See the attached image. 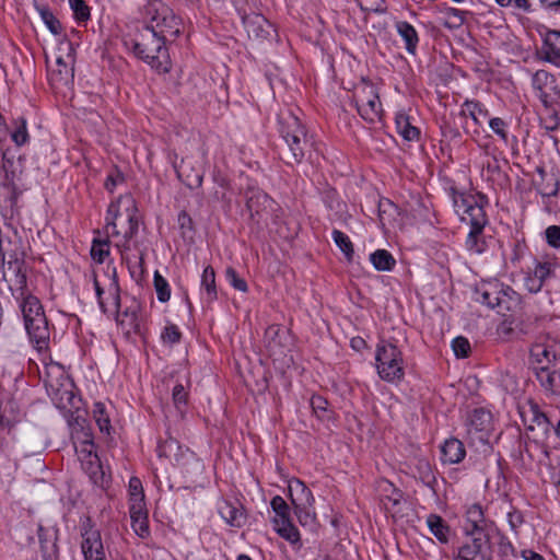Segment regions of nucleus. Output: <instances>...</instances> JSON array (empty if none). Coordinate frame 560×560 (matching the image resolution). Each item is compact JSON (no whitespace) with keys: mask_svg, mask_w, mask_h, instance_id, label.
Returning a JSON list of instances; mask_svg holds the SVG:
<instances>
[{"mask_svg":"<svg viewBox=\"0 0 560 560\" xmlns=\"http://www.w3.org/2000/svg\"><path fill=\"white\" fill-rule=\"evenodd\" d=\"M547 243L555 247H560V226L559 225H550L545 231Z\"/></svg>","mask_w":560,"mask_h":560,"instance_id":"e2e57ef3","label":"nucleus"},{"mask_svg":"<svg viewBox=\"0 0 560 560\" xmlns=\"http://www.w3.org/2000/svg\"><path fill=\"white\" fill-rule=\"evenodd\" d=\"M332 238L336 245L340 248V250L345 254L348 261L353 259L354 249L353 244L350 241L349 236L339 230L332 231Z\"/></svg>","mask_w":560,"mask_h":560,"instance_id":"c03bdc74","label":"nucleus"},{"mask_svg":"<svg viewBox=\"0 0 560 560\" xmlns=\"http://www.w3.org/2000/svg\"><path fill=\"white\" fill-rule=\"evenodd\" d=\"M453 205L460 221L469 226L488 224V217L483 209V197L454 192Z\"/></svg>","mask_w":560,"mask_h":560,"instance_id":"39448f33","label":"nucleus"},{"mask_svg":"<svg viewBox=\"0 0 560 560\" xmlns=\"http://www.w3.org/2000/svg\"><path fill=\"white\" fill-rule=\"evenodd\" d=\"M92 412L100 431L109 434L110 419L105 405L101 401L95 402Z\"/></svg>","mask_w":560,"mask_h":560,"instance_id":"37998d69","label":"nucleus"},{"mask_svg":"<svg viewBox=\"0 0 560 560\" xmlns=\"http://www.w3.org/2000/svg\"><path fill=\"white\" fill-rule=\"evenodd\" d=\"M109 255V242L107 240H94L91 247V256L94 261L102 264Z\"/></svg>","mask_w":560,"mask_h":560,"instance_id":"09e8293b","label":"nucleus"},{"mask_svg":"<svg viewBox=\"0 0 560 560\" xmlns=\"http://www.w3.org/2000/svg\"><path fill=\"white\" fill-rule=\"evenodd\" d=\"M557 264L551 260L546 261H538L535 265V268L533 270V275L540 279L542 282H545L548 278L555 276V269Z\"/></svg>","mask_w":560,"mask_h":560,"instance_id":"de8ad7c7","label":"nucleus"},{"mask_svg":"<svg viewBox=\"0 0 560 560\" xmlns=\"http://www.w3.org/2000/svg\"><path fill=\"white\" fill-rule=\"evenodd\" d=\"M201 291L207 303H212L218 298L215 272L211 266H207L203 269L201 276Z\"/></svg>","mask_w":560,"mask_h":560,"instance_id":"f704fd0d","label":"nucleus"},{"mask_svg":"<svg viewBox=\"0 0 560 560\" xmlns=\"http://www.w3.org/2000/svg\"><path fill=\"white\" fill-rule=\"evenodd\" d=\"M441 459L444 464H458L466 456V450L462 441L451 438L441 446Z\"/></svg>","mask_w":560,"mask_h":560,"instance_id":"bb28decb","label":"nucleus"},{"mask_svg":"<svg viewBox=\"0 0 560 560\" xmlns=\"http://www.w3.org/2000/svg\"><path fill=\"white\" fill-rule=\"evenodd\" d=\"M545 282L536 278L533 273H528L524 279L525 288L530 293H537L541 290Z\"/></svg>","mask_w":560,"mask_h":560,"instance_id":"69168bd1","label":"nucleus"},{"mask_svg":"<svg viewBox=\"0 0 560 560\" xmlns=\"http://www.w3.org/2000/svg\"><path fill=\"white\" fill-rule=\"evenodd\" d=\"M188 393L182 384L174 386L172 392L173 402L178 411L183 412V407L186 406Z\"/></svg>","mask_w":560,"mask_h":560,"instance_id":"bf43d9fd","label":"nucleus"},{"mask_svg":"<svg viewBox=\"0 0 560 560\" xmlns=\"http://www.w3.org/2000/svg\"><path fill=\"white\" fill-rule=\"evenodd\" d=\"M245 27L248 36H253L257 39L270 38L275 28L272 24L261 15H255L245 20Z\"/></svg>","mask_w":560,"mask_h":560,"instance_id":"cd10ccee","label":"nucleus"},{"mask_svg":"<svg viewBox=\"0 0 560 560\" xmlns=\"http://www.w3.org/2000/svg\"><path fill=\"white\" fill-rule=\"evenodd\" d=\"M161 338L165 343L175 345L180 341L182 332L176 325L168 324L164 327Z\"/></svg>","mask_w":560,"mask_h":560,"instance_id":"4d7b16f0","label":"nucleus"},{"mask_svg":"<svg viewBox=\"0 0 560 560\" xmlns=\"http://www.w3.org/2000/svg\"><path fill=\"white\" fill-rule=\"evenodd\" d=\"M177 222L182 230L183 235H185L187 232L194 231L192 219L186 211H180L178 213Z\"/></svg>","mask_w":560,"mask_h":560,"instance_id":"0e129e2a","label":"nucleus"},{"mask_svg":"<svg viewBox=\"0 0 560 560\" xmlns=\"http://www.w3.org/2000/svg\"><path fill=\"white\" fill-rule=\"evenodd\" d=\"M270 505L275 512V517L272 520L275 530L290 542L298 541L299 532L291 523L290 508L283 498L280 495L273 497Z\"/></svg>","mask_w":560,"mask_h":560,"instance_id":"ddd939ff","label":"nucleus"},{"mask_svg":"<svg viewBox=\"0 0 560 560\" xmlns=\"http://www.w3.org/2000/svg\"><path fill=\"white\" fill-rule=\"evenodd\" d=\"M452 348L457 358H466L470 352V343L465 337H456L452 341Z\"/></svg>","mask_w":560,"mask_h":560,"instance_id":"13d9d810","label":"nucleus"},{"mask_svg":"<svg viewBox=\"0 0 560 560\" xmlns=\"http://www.w3.org/2000/svg\"><path fill=\"white\" fill-rule=\"evenodd\" d=\"M110 287L113 289L114 303H115V306L117 307V317L128 316V315H130L131 312L133 315L140 314L141 306H140V303L136 299H132L131 304L126 306L124 310H121L120 308L119 287H118L116 279L113 280Z\"/></svg>","mask_w":560,"mask_h":560,"instance_id":"a19ab883","label":"nucleus"},{"mask_svg":"<svg viewBox=\"0 0 560 560\" xmlns=\"http://www.w3.org/2000/svg\"><path fill=\"white\" fill-rule=\"evenodd\" d=\"M396 130L407 141H417L420 137V131L417 127L411 125L409 116L399 112L395 117Z\"/></svg>","mask_w":560,"mask_h":560,"instance_id":"473e14b6","label":"nucleus"},{"mask_svg":"<svg viewBox=\"0 0 560 560\" xmlns=\"http://www.w3.org/2000/svg\"><path fill=\"white\" fill-rule=\"evenodd\" d=\"M288 489L299 523L313 532L315 526V513H311L310 511L313 503L312 490L300 479L291 480Z\"/></svg>","mask_w":560,"mask_h":560,"instance_id":"423d86ee","label":"nucleus"},{"mask_svg":"<svg viewBox=\"0 0 560 560\" xmlns=\"http://www.w3.org/2000/svg\"><path fill=\"white\" fill-rule=\"evenodd\" d=\"M245 198L246 208L252 217L259 214L260 211L266 208V203L270 201L267 194L259 189H248L245 194Z\"/></svg>","mask_w":560,"mask_h":560,"instance_id":"e433bc0d","label":"nucleus"},{"mask_svg":"<svg viewBox=\"0 0 560 560\" xmlns=\"http://www.w3.org/2000/svg\"><path fill=\"white\" fill-rule=\"evenodd\" d=\"M218 511L221 517L231 526L242 527L245 523V513L238 502L222 501Z\"/></svg>","mask_w":560,"mask_h":560,"instance_id":"393cba45","label":"nucleus"},{"mask_svg":"<svg viewBox=\"0 0 560 560\" xmlns=\"http://www.w3.org/2000/svg\"><path fill=\"white\" fill-rule=\"evenodd\" d=\"M129 513L131 518V527L135 533L141 538L149 537L150 527L148 522V512L144 508V503L130 504Z\"/></svg>","mask_w":560,"mask_h":560,"instance_id":"b1692460","label":"nucleus"},{"mask_svg":"<svg viewBox=\"0 0 560 560\" xmlns=\"http://www.w3.org/2000/svg\"><path fill=\"white\" fill-rule=\"evenodd\" d=\"M537 173L540 177L539 180L535 182L537 191L542 197L557 196L559 191L560 182L553 173H547L544 168L538 167Z\"/></svg>","mask_w":560,"mask_h":560,"instance_id":"c85d7f7f","label":"nucleus"},{"mask_svg":"<svg viewBox=\"0 0 560 560\" xmlns=\"http://www.w3.org/2000/svg\"><path fill=\"white\" fill-rule=\"evenodd\" d=\"M165 13H170V8L161 0H150L144 5V15L150 24H155Z\"/></svg>","mask_w":560,"mask_h":560,"instance_id":"79ce46f5","label":"nucleus"},{"mask_svg":"<svg viewBox=\"0 0 560 560\" xmlns=\"http://www.w3.org/2000/svg\"><path fill=\"white\" fill-rule=\"evenodd\" d=\"M12 140L16 145H23L28 140V133L26 129V122L23 121L21 126H19L14 132L12 133Z\"/></svg>","mask_w":560,"mask_h":560,"instance_id":"338daca9","label":"nucleus"},{"mask_svg":"<svg viewBox=\"0 0 560 560\" xmlns=\"http://www.w3.org/2000/svg\"><path fill=\"white\" fill-rule=\"evenodd\" d=\"M292 345L289 330L280 325H270L265 330L264 346L275 360L284 357Z\"/></svg>","mask_w":560,"mask_h":560,"instance_id":"2eb2a0df","label":"nucleus"},{"mask_svg":"<svg viewBox=\"0 0 560 560\" xmlns=\"http://www.w3.org/2000/svg\"><path fill=\"white\" fill-rule=\"evenodd\" d=\"M508 522L512 532L517 534L518 528L524 524V515L521 511L512 509L508 513Z\"/></svg>","mask_w":560,"mask_h":560,"instance_id":"680f3d73","label":"nucleus"},{"mask_svg":"<svg viewBox=\"0 0 560 560\" xmlns=\"http://www.w3.org/2000/svg\"><path fill=\"white\" fill-rule=\"evenodd\" d=\"M445 14L447 18L454 19L453 22H445L444 25L448 28L459 27L465 22V12L455 8H446Z\"/></svg>","mask_w":560,"mask_h":560,"instance_id":"052dcab7","label":"nucleus"},{"mask_svg":"<svg viewBox=\"0 0 560 560\" xmlns=\"http://www.w3.org/2000/svg\"><path fill=\"white\" fill-rule=\"evenodd\" d=\"M490 129L504 142L508 143V124L500 117H494L489 120Z\"/></svg>","mask_w":560,"mask_h":560,"instance_id":"6e6d98bb","label":"nucleus"},{"mask_svg":"<svg viewBox=\"0 0 560 560\" xmlns=\"http://www.w3.org/2000/svg\"><path fill=\"white\" fill-rule=\"evenodd\" d=\"M491 413L483 409H475L468 417L466 427L470 436L477 435L479 440H483V435L490 430Z\"/></svg>","mask_w":560,"mask_h":560,"instance_id":"4be33fe9","label":"nucleus"},{"mask_svg":"<svg viewBox=\"0 0 560 560\" xmlns=\"http://www.w3.org/2000/svg\"><path fill=\"white\" fill-rule=\"evenodd\" d=\"M500 382L502 387L509 393H513L517 389V381L510 373L502 374Z\"/></svg>","mask_w":560,"mask_h":560,"instance_id":"774afa93","label":"nucleus"},{"mask_svg":"<svg viewBox=\"0 0 560 560\" xmlns=\"http://www.w3.org/2000/svg\"><path fill=\"white\" fill-rule=\"evenodd\" d=\"M131 207L126 209V226L122 230L117 229V220L121 214L119 213L118 203H110L106 213V233L108 236L122 235L125 240L124 247L128 248L127 243L138 233L139 219L137 217L136 208L132 205V200L128 198Z\"/></svg>","mask_w":560,"mask_h":560,"instance_id":"6e6552de","label":"nucleus"},{"mask_svg":"<svg viewBox=\"0 0 560 560\" xmlns=\"http://www.w3.org/2000/svg\"><path fill=\"white\" fill-rule=\"evenodd\" d=\"M397 33L400 35V37L404 39L406 44V50L410 54H415L419 37L416 28L406 21H398L395 24Z\"/></svg>","mask_w":560,"mask_h":560,"instance_id":"72a5a7b5","label":"nucleus"},{"mask_svg":"<svg viewBox=\"0 0 560 560\" xmlns=\"http://www.w3.org/2000/svg\"><path fill=\"white\" fill-rule=\"evenodd\" d=\"M511 294L515 292L510 287L504 288L497 281L487 282L476 289V301L503 313L511 308Z\"/></svg>","mask_w":560,"mask_h":560,"instance_id":"9d476101","label":"nucleus"},{"mask_svg":"<svg viewBox=\"0 0 560 560\" xmlns=\"http://www.w3.org/2000/svg\"><path fill=\"white\" fill-rule=\"evenodd\" d=\"M278 126L280 136L289 150V153L295 162H300L303 158V149L301 147V135L299 119L291 113H281L278 117Z\"/></svg>","mask_w":560,"mask_h":560,"instance_id":"9b49d317","label":"nucleus"},{"mask_svg":"<svg viewBox=\"0 0 560 560\" xmlns=\"http://www.w3.org/2000/svg\"><path fill=\"white\" fill-rule=\"evenodd\" d=\"M23 192L20 178L12 172L11 174L5 171L4 177L0 180V206L4 207L14 215L19 212V200Z\"/></svg>","mask_w":560,"mask_h":560,"instance_id":"dca6fc26","label":"nucleus"},{"mask_svg":"<svg viewBox=\"0 0 560 560\" xmlns=\"http://www.w3.org/2000/svg\"><path fill=\"white\" fill-rule=\"evenodd\" d=\"M537 381L546 393L560 394V364L552 362V359H545L529 362Z\"/></svg>","mask_w":560,"mask_h":560,"instance_id":"4468645a","label":"nucleus"},{"mask_svg":"<svg viewBox=\"0 0 560 560\" xmlns=\"http://www.w3.org/2000/svg\"><path fill=\"white\" fill-rule=\"evenodd\" d=\"M40 18L47 28L54 34L59 35L62 32L61 24L59 20L54 15V13L48 8H42L39 10Z\"/></svg>","mask_w":560,"mask_h":560,"instance_id":"8fccbe9b","label":"nucleus"},{"mask_svg":"<svg viewBox=\"0 0 560 560\" xmlns=\"http://www.w3.org/2000/svg\"><path fill=\"white\" fill-rule=\"evenodd\" d=\"M23 315L24 326L32 342L38 350L48 348L50 330L39 299L32 293L16 298Z\"/></svg>","mask_w":560,"mask_h":560,"instance_id":"7ed1b4c3","label":"nucleus"},{"mask_svg":"<svg viewBox=\"0 0 560 560\" xmlns=\"http://www.w3.org/2000/svg\"><path fill=\"white\" fill-rule=\"evenodd\" d=\"M427 524L430 528V532L438 538L440 542L446 544L448 541L450 526L440 515L430 514L427 518Z\"/></svg>","mask_w":560,"mask_h":560,"instance_id":"4c0bfd02","label":"nucleus"},{"mask_svg":"<svg viewBox=\"0 0 560 560\" xmlns=\"http://www.w3.org/2000/svg\"><path fill=\"white\" fill-rule=\"evenodd\" d=\"M125 46L133 55L158 72L170 71L168 52L163 38L152 27H143L135 36L125 39Z\"/></svg>","mask_w":560,"mask_h":560,"instance_id":"f03ea898","label":"nucleus"},{"mask_svg":"<svg viewBox=\"0 0 560 560\" xmlns=\"http://www.w3.org/2000/svg\"><path fill=\"white\" fill-rule=\"evenodd\" d=\"M317 420L326 421L327 428L330 429L329 422L335 421V412L328 409V401L325 398L317 396Z\"/></svg>","mask_w":560,"mask_h":560,"instance_id":"3c124183","label":"nucleus"},{"mask_svg":"<svg viewBox=\"0 0 560 560\" xmlns=\"http://www.w3.org/2000/svg\"><path fill=\"white\" fill-rule=\"evenodd\" d=\"M467 522L471 525L468 532L470 539L460 547H474L478 542L487 541L491 528L497 527L492 521L485 517L483 510L480 504H472L466 511Z\"/></svg>","mask_w":560,"mask_h":560,"instance_id":"f8f14e48","label":"nucleus"},{"mask_svg":"<svg viewBox=\"0 0 560 560\" xmlns=\"http://www.w3.org/2000/svg\"><path fill=\"white\" fill-rule=\"evenodd\" d=\"M117 323L126 335L139 334L141 328L140 314L133 315L132 312L128 316L117 317Z\"/></svg>","mask_w":560,"mask_h":560,"instance_id":"a18cd8bd","label":"nucleus"},{"mask_svg":"<svg viewBox=\"0 0 560 560\" xmlns=\"http://www.w3.org/2000/svg\"><path fill=\"white\" fill-rule=\"evenodd\" d=\"M153 282L158 300L162 303L167 302L171 298V290L166 279L159 271H155Z\"/></svg>","mask_w":560,"mask_h":560,"instance_id":"49530a36","label":"nucleus"},{"mask_svg":"<svg viewBox=\"0 0 560 560\" xmlns=\"http://www.w3.org/2000/svg\"><path fill=\"white\" fill-rule=\"evenodd\" d=\"M156 452L160 457L168 458L174 465L186 467L191 462L196 460V455L188 447H184L179 442L173 438L158 444Z\"/></svg>","mask_w":560,"mask_h":560,"instance_id":"a211bd4d","label":"nucleus"},{"mask_svg":"<svg viewBox=\"0 0 560 560\" xmlns=\"http://www.w3.org/2000/svg\"><path fill=\"white\" fill-rule=\"evenodd\" d=\"M413 476L427 487L434 489L436 478L433 468L428 459L418 458L416 460Z\"/></svg>","mask_w":560,"mask_h":560,"instance_id":"c9c22d12","label":"nucleus"},{"mask_svg":"<svg viewBox=\"0 0 560 560\" xmlns=\"http://www.w3.org/2000/svg\"><path fill=\"white\" fill-rule=\"evenodd\" d=\"M69 5L77 21H86L90 19V8L84 0H69Z\"/></svg>","mask_w":560,"mask_h":560,"instance_id":"864d4df0","label":"nucleus"},{"mask_svg":"<svg viewBox=\"0 0 560 560\" xmlns=\"http://www.w3.org/2000/svg\"><path fill=\"white\" fill-rule=\"evenodd\" d=\"M370 261L378 271H390L396 265L394 256L386 249H376L370 255Z\"/></svg>","mask_w":560,"mask_h":560,"instance_id":"58836bf2","label":"nucleus"},{"mask_svg":"<svg viewBox=\"0 0 560 560\" xmlns=\"http://www.w3.org/2000/svg\"><path fill=\"white\" fill-rule=\"evenodd\" d=\"M225 277L228 282L235 289L241 292H247L248 287L246 281L238 276L236 270L232 267L226 268Z\"/></svg>","mask_w":560,"mask_h":560,"instance_id":"5fc2aeb1","label":"nucleus"},{"mask_svg":"<svg viewBox=\"0 0 560 560\" xmlns=\"http://www.w3.org/2000/svg\"><path fill=\"white\" fill-rule=\"evenodd\" d=\"M129 493H130V502H131L130 504L144 503L143 502V499H144L143 488H142V483L139 478L132 477L129 480Z\"/></svg>","mask_w":560,"mask_h":560,"instance_id":"603ef678","label":"nucleus"},{"mask_svg":"<svg viewBox=\"0 0 560 560\" xmlns=\"http://www.w3.org/2000/svg\"><path fill=\"white\" fill-rule=\"evenodd\" d=\"M323 202L330 211L329 219L331 221L342 220L346 214V203L339 200L335 189L329 188L323 192Z\"/></svg>","mask_w":560,"mask_h":560,"instance_id":"7c9ffc66","label":"nucleus"},{"mask_svg":"<svg viewBox=\"0 0 560 560\" xmlns=\"http://www.w3.org/2000/svg\"><path fill=\"white\" fill-rule=\"evenodd\" d=\"M498 547V556L505 559L510 556H516V550L510 539L498 528H491L487 541H480L466 549V553H479L480 560H493V547Z\"/></svg>","mask_w":560,"mask_h":560,"instance_id":"1a4fd4ad","label":"nucleus"},{"mask_svg":"<svg viewBox=\"0 0 560 560\" xmlns=\"http://www.w3.org/2000/svg\"><path fill=\"white\" fill-rule=\"evenodd\" d=\"M399 217L398 207L387 198L378 201V219L383 228H394Z\"/></svg>","mask_w":560,"mask_h":560,"instance_id":"2f4dec72","label":"nucleus"},{"mask_svg":"<svg viewBox=\"0 0 560 560\" xmlns=\"http://www.w3.org/2000/svg\"><path fill=\"white\" fill-rule=\"evenodd\" d=\"M460 114L469 116L476 125H480L479 117L486 118L489 116L488 109L480 102L469 100L463 103Z\"/></svg>","mask_w":560,"mask_h":560,"instance_id":"ea45409f","label":"nucleus"},{"mask_svg":"<svg viewBox=\"0 0 560 560\" xmlns=\"http://www.w3.org/2000/svg\"><path fill=\"white\" fill-rule=\"evenodd\" d=\"M486 225L470 226L468 235L465 241L466 249L474 255H480L487 249V241L483 234Z\"/></svg>","mask_w":560,"mask_h":560,"instance_id":"c756f323","label":"nucleus"},{"mask_svg":"<svg viewBox=\"0 0 560 560\" xmlns=\"http://www.w3.org/2000/svg\"><path fill=\"white\" fill-rule=\"evenodd\" d=\"M532 84L536 95L546 107L550 106L560 93L556 78L546 70H537L533 74Z\"/></svg>","mask_w":560,"mask_h":560,"instance_id":"6ab92c4d","label":"nucleus"},{"mask_svg":"<svg viewBox=\"0 0 560 560\" xmlns=\"http://www.w3.org/2000/svg\"><path fill=\"white\" fill-rule=\"evenodd\" d=\"M180 20L174 14L172 9H170V13H165L159 22L155 24H148L145 27H152L154 33H158V36L163 38L165 43L167 36L177 37L180 33Z\"/></svg>","mask_w":560,"mask_h":560,"instance_id":"5701e85b","label":"nucleus"},{"mask_svg":"<svg viewBox=\"0 0 560 560\" xmlns=\"http://www.w3.org/2000/svg\"><path fill=\"white\" fill-rule=\"evenodd\" d=\"M81 549L85 560H106L101 534L96 529H86L82 534Z\"/></svg>","mask_w":560,"mask_h":560,"instance_id":"412c9836","label":"nucleus"},{"mask_svg":"<svg viewBox=\"0 0 560 560\" xmlns=\"http://www.w3.org/2000/svg\"><path fill=\"white\" fill-rule=\"evenodd\" d=\"M353 101L355 103L359 115L370 122H374L381 115L382 104L376 86L362 79V81L354 86Z\"/></svg>","mask_w":560,"mask_h":560,"instance_id":"0eeeda50","label":"nucleus"},{"mask_svg":"<svg viewBox=\"0 0 560 560\" xmlns=\"http://www.w3.org/2000/svg\"><path fill=\"white\" fill-rule=\"evenodd\" d=\"M545 359H552L556 365L560 364V345L550 337L538 338L529 350V362Z\"/></svg>","mask_w":560,"mask_h":560,"instance_id":"aec40b11","label":"nucleus"},{"mask_svg":"<svg viewBox=\"0 0 560 560\" xmlns=\"http://www.w3.org/2000/svg\"><path fill=\"white\" fill-rule=\"evenodd\" d=\"M44 383L47 394L56 407L70 415L68 423L72 438L81 443L80 456L91 481L96 486L105 487L108 480L96 455L91 428L84 415L81 413V398L74 394L73 382L60 364L51 363L45 366Z\"/></svg>","mask_w":560,"mask_h":560,"instance_id":"f257e3e1","label":"nucleus"},{"mask_svg":"<svg viewBox=\"0 0 560 560\" xmlns=\"http://www.w3.org/2000/svg\"><path fill=\"white\" fill-rule=\"evenodd\" d=\"M4 277H9L7 280L14 299L31 293L27 287V268L24 260L19 258L9 260Z\"/></svg>","mask_w":560,"mask_h":560,"instance_id":"f3484780","label":"nucleus"},{"mask_svg":"<svg viewBox=\"0 0 560 560\" xmlns=\"http://www.w3.org/2000/svg\"><path fill=\"white\" fill-rule=\"evenodd\" d=\"M378 376L392 384L400 383L405 377V361L401 350L394 343L382 340L375 351Z\"/></svg>","mask_w":560,"mask_h":560,"instance_id":"20e7f679","label":"nucleus"},{"mask_svg":"<svg viewBox=\"0 0 560 560\" xmlns=\"http://www.w3.org/2000/svg\"><path fill=\"white\" fill-rule=\"evenodd\" d=\"M542 59L560 68V31L546 33L542 46Z\"/></svg>","mask_w":560,"mask_h":560,"instance_id":"a878e982","label":"nucleus"}]
</instances>
